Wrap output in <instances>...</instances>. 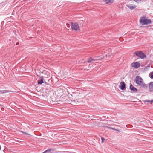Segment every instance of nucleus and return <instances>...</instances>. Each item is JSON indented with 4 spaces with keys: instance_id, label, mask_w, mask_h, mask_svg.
I'll return each mask as SVG.
<instances>
[{
    "instance_id": "obj_1",
    "label": "nucleus",
    "mask_w": 153,
    "mask_h": 153,
    "mask_svg": "<svg viewBox=\"0 0 153 153\" xmlns=\"http://www.w3.org/2000/svg\"><path fill=\"white\" fill-rule=\"evenodd\" d=\"M135 81L136 83L140 87H145L146 86L142 79L139 76H136Z\"/></svg>"
},
{
    "instance_id": "obj_2",
    "label": "nucleus",
    "mask_w": 153,
    "mask_h": 153,
    "mask_svg": "<svg viewBox=\"0 0 153 153\" xmlns=\"http://www.w3.org/2000/svg\"><path fill=\"white\" fill-rule=\"evenodd\" d=\"M140 22L142 25H147L152 23V21L150 19H147L145 16H143L140 17Z\"/></svg>"
},
{
    "instance_id": "obj_3",
    "label": "nucleus",
    "mask_w": 153,
    "mask_h": 153,
    "mask_svg": "<svg viewBox=\"0 0 153 153\" xmlns=\"http://www.w3.org/2000/svg\"><path fill=\"white\" fill-rule=\"evenodd\" d=\"M134 53L137 57L142 59H143L146 57V55L141 51H136Z\"/></svg>"
},
{
    "instance_id": "obj_4",
    "label": "nucleus",
    "mask_w": 153,
    "mask_h": 153,
    "mask_svg": "<svg viewBox=\"0 0 153 153\" xmlns=\"http://www.w3.org/2000/svg\"><path fill=\"white\" fill-rule=\"evenodd\" d=\"M71 27L72 29L75 30H77L79 29L78 24L76 23H71Z\"/></svg>"
},
{
    "instance_id": "obj_5",
    "label": "nucleus",
    "mask_w": 153,
    "mask_h": 153,
    "mask_svg": "<svg viewBox=\"0 0 153 153\" xmlns=\"http://www.w3.org/2000/svg\"><path fill=\"white\" fill-rule=\"evenodd\" d=\"M98 58H99L97 59H94L92 58L91 57H90L88 59V63H93L94 61L96 60L100 59V58H102V57H101V56H98Z\"/></svg>"
},
{
    "instance_id": "obj_6",
    "label": "nucleus",
    "mask_w": 153,
    "mask_h": 153,
    "mask_svg": "<svg viewBox=\"0 0 153 153\" xmlns=\"http://www.w3.org/2000/svg\"><path fill=\"white\" fill-rule=\"evenodd\" d=\"M130 89L131 90L133 91L134 92L136 93L137 91V89L134 87L131 83L130 85Z\"/></svg>"
},
{
    "instance_id": "obj_7",
    "label": "nucleus",
    "mask_w": 153,
    "mask_h": 153,
    "mask_svg": "<svg viewBox=\"0 0 153 153\" xmlns=\"http://www.w3.org/2000/svg\"><path fill=\"white\" fill-rule=\"evenodd\" d=\"M140 65V64L137 62L133 63L131 64V66L132 67L135 68H136L139 67Z\"/></svg>"
},
{
    "instance_id": "obj_8",
    "label": "nucleus",
    "mask_w": 153,
    "mask_h": 153,
    "mask_svg": "<svg viewBox=\"0 0 153 153\" xmlns=\"http://www.w3.org/2000/svg\"><path fill=\"white\" fill-rule=\"evenodd\" d=\"M120 84L121 85L119 86V88L122 90H124L126 87V85L125 83L122 82H121Z\"/></svg>"
},
{
    "instance_id": "obj_9",
    "label": "nucleus",
    "mask_w": 153,
    "mask_h": 153,
    "mask_svg": "<svg viewBox=\"0 0 153 153\" xmlns=\"http://www.w3.org/2000/svg\"><path fill=\"white\" fill-rule=\"evenodd\" d=\"M149 89L150 92H153V82L149 83Z\"/></svg>"
},
{
    "instance_id": "obj_10",
    "label": "nucleus",
    "mask_w": 153,
    "mask_h": 153,
    "mask_svg": "<svg viewBox=\"0 0 153 153\" xmlns=\"http://www.w3.org/2000/svg\"><path fill=\"white\" fill-rule=\"evenodd\" d=\"M53 149H49L44 152L42 153H51L53 151Z\"/></svg>"
},
{
    "instance_id": "obj_11",
    "label": "nucleus",
    "mask_w": 153,
    "mask_h": 153,
    "mask_svg": "<svg viewBox=\"0 0 153 153\" xmlns=\"http://www.w3.org/2000/svg\"><path fill=\"white\" fill-rule=\"evenodd\" d=\"M111 53H108L107 54H105L104 56H103V57L104 58H107L109 56H111Z\"/></svg>"
},
{
    "instance_id": "obj_12",
    "label": "nucleus",
    "mask_w": 153,
    "mask_h": 153,
    "mask_svg": "<svg viewBox=\"0 0 153 153\" xmlns=\"http://www.w3.org/2000/svg\"><path fill=\"white\" fill-rule=\"evenodd\" d=\"M106 3H109L112 2L114 0H103Z\"/></svg>"
},
{
    "instance_id": "obj_13",
    "label": "nucleus",
    "mask_w": 153,
    "mask_h": 153,
    "mask_svg": "<svg viewBox=\"0 0 153 153\" xmlns=\"http://www.w3.org/2000/svg\"><path fill=\"white\" fill-rule=\"evenodd\" d=\"M43 83V79L42 78L39 80L38 82V84H41Z\"/></svg>"
},
{
    "instance_id": "obj_14",
    "label": "nucleus",
    "mask_w": 153,
    "mask_h": 153,
    "mask_svg": "<svg viewBox=\"0 0 153 153\" xmlns=\"http://www.w3.org/2000/svg\"><path fill=\"white\" fill-rule=\"evenodd\" d=\"M1 94H4L6 93H8L10 92V91L7 90H1Z\"/></svg>"
},
{
    "instance_id": "obj_15",
    "label": "nucleus",
    "mask_w": 153,
    "mask_h": 153,
    "mask_svg": "<svg viewBox=\"0 0 153 153\" xmlns=\"http://www.w3.org/2000/svg\"><path fill=\"white\" fill-rule=\"evenodd\" d=\"M136 7V6H128V8L131 10L133 9H134Z\"/></svg>"
},
{
    "instance_id": "obj_16",
    "label": "nucleus",
    "mask_w": 153,
    "mask_h": 153,
    "mask_svg": "<svg viewBox=\"0 0 153 153\" xmlns=\"http://www.w3.org/2000/svg\"><path fill=\"white\" fill-rule=\"evenodd\" d=\"M149 75H150V78L151 79H153V71L150 72Z\"/></svg>"
},
{
    "instance_id": "obj_17",
    "label": "nucleus",
    "mask_w": 153,
    "mask_h": 153,
    "mask_svg": "<svg viewBox=\"0 0 153 153\" xmlns=\"http://www.w3.org/2000/svg\"><path fill=\"white\" fill-rule=\"evenodd\" d=\"M153 102V100H145L144 101V102Z\"/></svg>"
},
{
    "instance_id": "obj_18",
    "label": "nucleus",
    "mask_w": 153,
    "mask_h": 153,
    "mask_svg": "<svg viewBox=\"0 0 153 153\" xmlns=\"http://www.w3.org/2000/svg\"><path fill=\"white\" fill-rule=\"evenodd\" d=\"M135 1L137 2H140L141 0H134Z\"/></svg>"
},
{
    "instance_id": "obj_19",
    "label": "nucleus",
    "mask_w": 153,
    "mask_h": 153,
    "mask_svg": "<svg viewBox=\"0 0 153 153\" xmlns=\"http://www.w3.org/2000/svg\"><path fill=\"white\" fill-rule=\"evenodd\" d=\"M72 101L74 102L75 103H76V104H78V103H77V102H78V101H77V100H73Z\"/></svg>"
},
{
    "instance_id": "obj_20",
    "label": "nucleus",
    "mask_w": 153,
    "mask_h": 153,
    "mask_svg": "<svg viewBox=\"0 0 153 153\" xmlns=\"http://www.w3.org/2000/svg\"><path fill=\"white\" fill-rule=\"evenodd\" d=\"M101 140H102V143L103 142H104V141H105V139L103 137L101 138Z\"/></svg>"
},
{
    "instance_id": "obj_21",
    "label": "nucleus",
    "mask_w": 153,
    "mask_h": 153,
    "mask_svg": "<svg viewBox=\"0 0 153 153\" xmlns=\"http://www.w3.org/2000/svg\"><path fill=\"white\" fill-rule=\"evenodd\" d=\"M113 130H114L117 131H119V132L120 131L119 130L117 129H115V128H114V129Z\"/></svg>"
},
{
    "instance_id": "obj_22",
    "label": "nucleus",
    "mask_w": 153,
    "mask_h": 153,
    "mask_svg": "<svg viewBox=\"0 0 153 153\" xmlns=\"http://www.w3.org/2000/svg\"><path fill=\"white\" fill-rule=\"evenodd\" d=\"M22 132L23 133L25 134L26 135H29V134L27 133H26V132H24L22 131Z\"/></svg>"
},
{
    "instance_id": "obj_23",
    "label": "nucleus",
    "mask_w": 153,
    "mask_h": 153,
    "mask_svg": "<svg viewBox=\"0 0 153 153\" xmlns=\"http://www.w3.org/2000/svg\"><path fill=\"white\" fill-rule=\"evenodd\" d=\"M66 25H67V27H69V24H66Z\"/></svg>"
},
{
    "instance_id": "obj_24",
    "label": "nucleus",
    "mask_w": 153,
    "mask_h": 153,
    "mask_svg": "<svg viewBox=\"0 0 153 153\" xmlns=\"http://www.w3.org/2000/svg\"><path fill=\"white\" fill-rule=\"evenodd\" d=\"M108 128L109 129H111L112 130H113L114 129V128H111V127H109Z\"/></svg>"
},
{
    "instance_id": "obj_25",
    "label": "nucleus",
    "mask_w": 153,
    "mask_h": 153,
    "mask_svg": "<svg viewBox=\"0 0 153 153\" xmlns=\"http://www.w3.org/2000/svg\"><path fill=\"white\" fill-rule=\"evenodd\" d=\"M19 44V42H17V43H16V45H18Z\"/></svg>"
},
{
    "instance_id": "obj_26",
    "label": "nucleus",
    "mask_w": 153,
    "mask_h": 153,
    "mask_svg": "<svg viewBox=\"0 0 153 153\" xmlns=\"http://www.w3.org/2000/svg\"><path fill=\"white\" fill-rule=\"evenodd\" d=\"M0 94H1V91L0 90Z\"/></svg>"
}]
</instances>
